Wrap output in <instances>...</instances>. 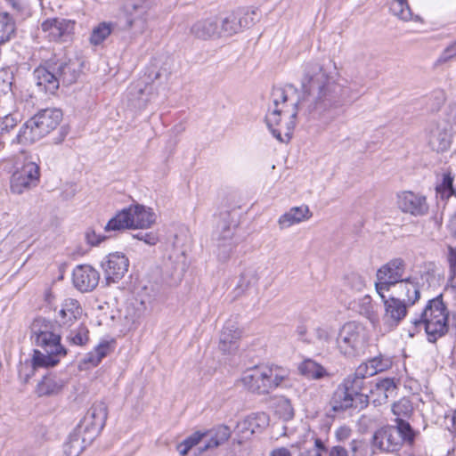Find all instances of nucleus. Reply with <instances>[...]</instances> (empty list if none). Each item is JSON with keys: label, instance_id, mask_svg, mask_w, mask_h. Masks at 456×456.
I'll list each match as a JSON object with an SVG mask.
<instances>
[{"label": "nucleus", "instance_id": "nucleus-1", "mask_svg": "<svg viewBox=\"0 0 456 456\" xmlns=\"http://www.w3.org/2000/svg\"><path fill=\"white\" fill-rule=\"evenodd\" d=\"M338 74L319 62H308L301 79L305 94L300 101L288 104L287 93L273 88L265 122L273 135L280 142H289L296 126L298 106L310 112H325L338 108L352 97L351 91L342 84Z\"/></svg>", "mask_w": 456, "mask_h": 456}, {"label": "nucleus", "instance_id": "nucleus-2", "mask_svg": "<svg viewBox=\"0 0 456 456\" xmlns=\"http://www.w3.org/2000/svg\"><path fill=\"white\" fill-rule=\"evenodd\" d=\"M31 340L40 349H35L31 360L33 369L55 366L67 351L54 333L53 324L45 318H37L30 326Z\"/></svg>", "mask_w": 456, "mask_h": 456}, {"label": "nucleus", "instance_id": "nucleus-3", "mask_svg": "<svg viewBox=\"0 0 456 456\" xmlns=\"http://www.w3.org/2000/svg\"><path fill=\"white\" fill-rule=\"evenodd\" d=\"M82 63L77 59L49 60L33 72L37 86L41 91L53 94L60 86L75 83L81 73Z\"/></svg>", "mask_w": 456, "mask_h": 456}, {"label": "nucleus", "instance_id": "nucleus-4", "mask_svg": "<svg viewBox=\"0 0 456 456\" xmlns=\"http://www.w3.org/2000/svg\"><path fill=\"white\" fill-rule=\"evenodd\" d=\"M289 371L278 366H262L248 370L241 381L251 392L265 395L284 384Z\"/></svg>", "mask_w": 456, "mask_h": 456}, {"label": "nucleus", "instance_id": "nucleus-5", "mask_svg": "<svg viewBox=\"0 0 456 456\" xmlns=\"http://www.w3.org/2000/svg\"><path fill=\"white\" fill-rule=\"evenodd\" d=\"M449 312L440 297L429 300L419 319L412 321L416 328H423L430 342L444 335L448 330Z\"/></svg>", "mask_w": 456, "mask_h": 456}, {"label": "nucleus", "instance_id": "nucleus-6", "mask_svg": "<svg viewBox=\"0 0 456 456\" xmlns=\"http://www.w3.org/2000/svg\"><path fill=\"white\" fill-rule=\"evenodd\" d=\"M62 119L58 109H45L28 119L19 131V142H35L54 130Z\"/></svg>", "mask_w": 456, "mask_h": 456}, {"label": "nucleus", "instance_id": "nucleus-7", "mask_svg": "<svg viewBox=\"0 0 456 456\" xmlns=\"http://www.w3.org/2000/svg\"><path fill=\"white\" fill-rule=\"evenodd\" d=\"M368 340V330L362 323L348 322L340 328L336 344L344 355L355 356L364 351Z\"/></svg>", "mask_w": 456, "mask_h": 456}, {"label": "nucleus", "instance_id": "nucleus-8", "mask_svg": "<svg viewBox=\"0 0 456 456\" xmlns=\"http://www.w3.org/2000/svg\"><path fill=\"white\" fill-rule=\"evenodd\" d=\"M405 269L406 264L402 258H394L379 268L375 288L381 298L385 297L386 291L404 279Z\"/></svg>", "mask_w": 456, "mask_h": 456}, {"label": "nucleus", "instance_id": "nucleus-9", "mask_svg": "<svg viewBox=\"0 0 456 456\" xmlns=\"http://www.w3.org/2000/svg\"><path fill=\"white\" fill-rule=\"evenodd\" d=\"M40 180V167L33 161H26L17 169L11 178V191L14 194H22L36 186Z\"/></svg>", "mask_w": 456, "mask_h": 456}, {"label": "nucleus", "instance_id": "nucleus-10", "mask_svg": "<svg viewBox=\"0 0 456 456\" xmlns=\"http://www.w3.org/2000/svg\"><path fill=\"white\" fill-rule=\"evenodd\" d=\"M151 0H126L123 11L126 17V28L132 29L138 23V32L143 33L147 27L148 12Z\"/></svg>", "mask_w": 456, "mask_h": 456}, {"label": "nucleus", "instance_id": "nucleus-11", "mask_svg": "<svg viewBox=\"0 0 456 456\" xmlns=\"http://www.w3.org/2000/svg\"><path fill=\"white\" fill-rule=\"evenodd\" d=\"M269 425V416L265 412H256L239 421L236 433L240 437L239 444L249 439L254 434L263 432Z\"/></svg>", "mask_w": 456, "mask_h": 456}, {"label": "nucleus", "instance_id": "nucleus-12", "mask_svg": "<svg viewBox=\"0 0 456 456\" xmlns=\"http://www.w3.org/2000/svg\"><path fill=\"white\" fill-rule=\"evenodd\" d=\"M397 206L399 209L413 216H422L428 212V204L425 196L411 191L397 194Z\"/></svg>", "mask_w": 456, "mask_h": 456}, {"label": "nucleus", "instance_id": "nucleus-13", "mask_svg": "<svg viewBox=\"0 0 456 456\" xmlns=\"http://www.w3.org/2000/svg\"><path fill=\"white\" fill-rule=\"evenodd\" d=\"M107 419V406L103 402L94 403L87 411L84 419L81 421L78 428L79 432L91 433L96 436L103 428Z\"/></svg>", "mask_w": 456, "mask_h": 456}, {"label": "nucleus", "instance_id": "nucleus-14", "mask_svg": "<svg viewBox=\"0 0 456 456\" xmlns=\"http://www.w3.org/2000/svg\"><path fill=\"white\" fill-rule=\"evenodd\" d=\"M42 30L46 33V37L51 41H66L74 29V21L61 18H53L45 20L42 25Z\"/></svg>", "mask_w": 456, "mask_h": 456}, {"label": "nucleus", "instance_id": "nucleus-15", "mask_svg": "<svg viewBox=\"0 0 456 456\" xmlns=\"http://www.w3.org/2000/svg\"><path fill=\"white\" fill-rule=\"evenodd\" d=\"M382 300L384 303V314L382 316V321L386 327L392 330L395 328L406 316L407 308L410 305L392 296L388 298L385 297Z\"/></svg>", "mask_w": 456, "mask_h": 456}, {"label": "nucleus", "instance_id": "nucleus-16", "mask_svg": "<svg viewBox=\"0 0 456 456\" xmlns=\"http://www.w3.org/2000/svg\"><path fill=\"white\" fill-rule=\"evenodd\" d=\"M129 266L128 258L122 253H110L106 260L102 263L106 279L116 282L120 280L127 272Z\"/></svg>", "mask_w": 456, "mask_h": 456}, {"label": "nucleus", "instance_id": "nucleus-17", "mask_svg": "<svg viewBox=\"0 0 456 456\" xmlns=\"http://www.w3.org/2000/svg\"><path fill=\"white\" fill-rule=\"evenodd\" d=\"M452 140V126L449 123L436 124L431 127L428 134V144L436 152L449 150Z\"/></svg>", "mask_w": 456, "mask_h": 456}, {"label": "nucleus", "instance_id": "nucleus-18", "mask_svg": "<svg viewBox=\"0 0 456 456\" xmlns=\"http://www.w3.org/2000/svg\"><path fill=\"white\" fill-rule=\"evenodd\" d=\"M99 273L88 265H77L72 274L74 286L82 292L92 291L98 285Z\"/></svg>", "mask_w": 456, "mask_h": 456}, {"label": "nucleus", "instance_id": "nucleus-19", "mask_svg": "<svg viewBox=\"0 0 456 456\" xmlns=\"http://www.w3.org/2000/svg\"><path fill=\"white\" fill-rule=\"evenodd\" d=\"M392 288L395 294L393 297L408 305H414L420 297L419 286L416 277H406Z\"/></svg>", "mask_w": 456, "mask_h": 456}, {"label": "nucleus", "instance_id": "nucleus-20", "mask_svg": "<svg viewBox=\"0 0 456 456\" xmlns=\"http://www.w3.org/2000/svg\"><path fill=\"white\" fill-rule=\"evenodd\" d=\"M83 309L74 298H66L61 305L56 316L58 324L62 328H70L82 316Z\"/></svg>", "mask_w": 456, "mask_h": 456}, {"label": "nucleus", "instance_id": "nucleus-21", "mask_svg": "<svg viewBox=\"0 0 456 456\" xmlns=\"http://www.w3.org/2000/svg\"><path fill=\"white\" fill-rule=\"evenodd\" d=\"M313 216V213L307 205L292 207L282 214L277 223L280 230L288 229L295 224L308 221Z\"/></svg>", "mask_w": 456, "mask_h": 456}, {"label": "nucleus", "instance_id": "nucleus-22", "mask_svg": "<svg viewBox=\"0 0 456 456\" xmlns=\"http://www.w3.org/2000/svg\"><path fill=\"white\" fill-rule=\"evenodd\" d=\"M396 385L392 379H384L374 384L370 389V401L375 405H381L387 402L389 397L396 395Z\"/></svg>", "mask_w": 456, "mask_h": 456}, {"label": "nucleus", "instance_id": "nucleus-23", "mask_svg": "<svg viewBox=\"0 0 456 456\" xmlns=\"http://www.w3.org/2000/svg\"><path fill=\"white\" fill-rule=\"evenodd\" d=\"M263 272L264 270L261 267L248 266L245 268L240 273L235 288L236 296H240L251 289L256 291Z\"/></svg>", "mask_w": 456, "mask_h": 456}, {"label": "nucleus", "instance_id": "nucleus-24", "mask_svg": "<svg viewBox=\"0 0 456 456\" xmlns=\"http://www.w3.org/2000/svg\"><path fill=\"white\" fill-rule=\"evenodd\" d=\"M131 228H148L155 222V214L141 205L126 208Z\"/></svg>", "mask_w": 456, "mask_h": 456}, {"label": "nucleus", "instance_id": "nucleus-25", "mask_svg": "<svg viewBox=\"0 0 456 456\" xmlns=\"http://www.w3.org/2000/svg\"><path fill=\"white\" fill-rule=\"evenodd\" d=\"M190 31L192 36L200 40H210L221 37L218 22L215 18L196 21Z\"/></svg>", "mask_w": 456, "mask_h": 456}, {"label": "nucleus", "instance_id": "nucleus-26", "mask_svg": "<svg viewBox=\"0 0 456 456\" xmlns=\"http://www.w3.org/2000/svg\"><path fill=\"white\" fill-rule=\"evenodd\" d=\"M241 338V330L233 322H227L224 327L219 340V348L224 353H232L236 351L238 341Z\"/></svg>", "mask_w": 456, "mask_h": 456}, {"label": "nucleus", "instance_id": "nucleus-27", "mask_svg": "<svg viewBox=\"0 0 456 456\" xmlns=\"http://www.w3.org/2000/svg\"><path fill=\"white\" fill-rule=\"evenodd\" d=\"M401 443L396 429L392 427L378 430L373 436L374 445L383 451H395Z\"/></svg>", "mask_w": 456, "mask_h": 456}, {"label": "nucleus", "instance_id": "nucleus-28", "mask_svg": "<svg viewBox=\"0 0 456 456\" xmlns=\"http://www.w3.org/2000/svg\"><path fill=\"white\" fill-rule=\"evenodd\" d=\"M201 434H203V438L208 437V439L207 444L200 448V452H203L224 444L230 438L232 432L229 427L220 425L206 432H201Z\"/></svg>", "mask_w": 456, "mask_h": 456}, {"label": "nucleus", "instance_id": "nucleus-29", "mask_svg": "<svg viewBox=\"0 0 456 456\" xmlns=\"http://www.w3.org/2000/svg\"><path fill=\"white\" fill-rule=\"evenodd\" d=\"M250 23L248 21V17H240L236 12H231L225 16L222 20L221 36H231L237 33L241 28L249 26Z\"/></svg>", "mask_w": 456, "mask_h": 456}, {"label": "nucleus", "instance_id": "nucleus-30", "mask_svg": "<svg viewBox=\"0 0 456 456\" xmlns=\"http://www.w3.org/2000/svg\"><path fill=\"white\" fill-rule=\"evenodd\" d=\"M354 395L339 386L333 394L330 404L334 411H343L354 407Z\"/></svg>", "mask_w": 456, "mask_h": 456}, {"label": "nucleus", "instance_id": "nucleus-31", "mask_svg": "<svg viewBox=\"0 0 456 456\" xmlns=\"http://www.w3.org/2000/svg\"><path fill=\"white\" fill-rule=\"evenodd\" d=\"M300 374L312 379H320L328 376L325 368L312 359H305L298 365Z\"/></svg>", "mask_w": 456, "mask_h": 456}, {"label": "nucleus", "instance_id": "nucleus-32", "mask_svg": "<svg viewBox=\"0 0 456 456\" xmlns=\"http://www.w3.org/2000/svg\"><path fill=\"white\" fill-rule=\"evenodd\" d=\"M235 224H232L229 221V216L225 215L217 224L213 233V240H229L234 239Z\"/></svg>", "mask_w": 456, "mask_h": 456}, {"label": "nucleus", "instance_id": "nucleus-33", "mask_svg": "<svg viewBox=\"0 0 456 456\" xmlns=\"http://www.w3.org/2000/svg\"><path fill=\"white\" fill-rule=\"evenodd\" d=\"M111 351L110 344L107 341L100 343L92 352L88 353L84 359V363L97 366L102 358L106 357Z\"/></svg>", "mask_w": 456, "mask_h": 456}, {"label": "nucleus", "instance_id": "nucleus-34", "mask_svg": "<svg viewBox=\"0 0 456 456\" xmlns=\"http://www.w3.org/2000/svg\"><path fill=\"white\" fill-rule=\"evenodd\" d=\"M15 33V23L6 13H0V45L9 41Z\"/></svg>", "mask_w": 456, "mask_h": 456}, {"label": "nucleus", "instance_id": "nucleus-35", "mask_svg": "<svg viewBox=\"0 0 456 456\" xmlns=\"http://www.w3.org/2000/svg\"><path fill=\"white\" fill-rule=\"evenodd\" d=\"M214 241L216 247V256L221 262H226L231 257L233 249L236 248L238 244L234 239L229 240H220Z\"/></svg>", "mask_w": 456, "mask_h": 456}, {"label": "nucleus", "instance_id": "nucleus-36", "mask_svg": "<svg viewBox=\"0 0 456 456\" xmlns=\"http://www.w3.org/2000/svg\"><path fill=\"white\" fill-rule=\"evenodd\" d=\"M129 228H131L129 217L126 214V210L123 209L108 222V224L104 227V230L106 232H110L121 231Z\"/></svg>", "mask_w": 456, "mask_h": 456}, {"label": "nucleus", "instance_id": "nucleus-37", "mask_svg": "<svg viewBox=\"0 0 456 456\" xmlns=\"http://www.w3.org/2000/svg\"><path fill=\"white\" fill-rule=\"evenodd\" d=\"M66 340L74 346H84L89 340V330L85 325L81 324L77 329L69 331L66 336Z\"/></svg>", "mask_w": 456, "mask_h": 456}, {"label": "nucleus", "instance_id": "nucleus-38", "mask_svg": "<svg viewBox=\"0 0 456 456\" xmlns=\"http://www.w3.org/2000/svg\"><path fill=\"white\" fill-rule=\"evenodd\" d=\"M112 24L107 22H102L95 28H94L90 36V43L94 45L102 44L111 33Z\"/></svg>", "mask_w": 456, "mask_h": 456}, {"label": "nucleus", "instance_id": "nucleus-39", "mask_svg": "<svg viewBox=\"0 0 456 456\" xmlns=\"http://www.w3.org/2000/svg\"><path fill=\"white\" fill-rule=\"evenodd\" d=\"M390 11L402 20L408 21L411 19V12L407 0H394Z\"/></svg>", "mask_w": 456, "mask_h": 456}, {"label": "nucleus", "instance_id": "nucleus-40", "mask_svg": "<svg viewBox=\"0 0 456 456\" xmlns=\"http://www.w3.org/2000/svg\"><path fill=\"white\" fill-rule=\"evenodd\" d=\"M62 385L59 384L53 378L45 377L37 385V393L39 395H50L59 392Z\"/></svg>", "mask_w": 456, "mask_h": 456}, {"label": "nucleus", "instance_id": "nucleus-41", "mask_svg": "<svg viewBox=\"0 0 456 456\" xmlns=\"http://www.w3.org/2000/svg\"><path fill=\"white\" fill-rule=\"evenodd\" d=\"M203 439V434L200 431H196L183 442L177 444V451L180 455L186 456L189 451L197 445Z\"/></svg>", "mask_w": 456, "mask_h": 456}, {"label": "nucleus", "instance_id": "nucleus-42", "mask_svg": "<svg viewBox=\"0 0 456 456\" xmlns=\"http://www.w3.org/2000/svg\"><path fill=\"white\" fill-rule=\"evenodd\" d=\"M396 426L393 427L396 429V435L400 437L402 442L407 441L411 443L414 437V432L411 425L403 419H395Z\"/></svg>", "mask_w": 456, "mask_h": 456}, {"label": "nucleus", "instance_id": "nucleus-43", "mask_svg": "<svg viewBox=\"0 0 456 456\" xmlns=\"http://www.w3.org/2000/svg\"><path fill=\"white\" fill-rule=\"evenodd\" d=\"M412 405L411 402L406 399L403 398L393 404L392 411L396 416V419H403L407 418L411 415L412 412Z\"/></svg>", "mask_w": 456, "mask_h": 456}, {"label": "nucleus", "instance_id": "nucleus-44", "mask_svg": "<svg viewBox=\"0 0 456 456\" xmlns=\"http://www.w3.org/2000/svg\"><path fill=\"white\" fill-rule=\"evenodd\" d=\"M363 384L364 381L353 373L348 375L340 386L351 394L357 395L362 390Z\"/></svg>", "mask_w": 456, "mask_h": 456}, {"label": "nucleus", "instance_id": "nucleus-45", "mask_svg": "<svg viewBox=\"0 0 456 456\" xmlns=\"http://www.w3.org/2000/svg\"><path fill=\"white\" fill-rule=\"evenodd\" d=\"M276 411L285 420L290 419L294 416V408L291 402L285 397L279 399L276 406Z\"/></svg>", "mask_w": 456, "mask_h": 456}, {"label": "nucleus", "instance_id": "nucleus-46", "mask_svg": "<svg viewBox=\"0 0 456 456\" xmlns=\"http://www.w3.org/2000/svg\"><path fill=\"white\" fill-rule=\"evenodd\" d=\"M346 282L352 289L360 291L365 287V281L357 273H349L345 276Z\"/></svg>", "mask_w": 456, "mask_h": 456}, {"label": "nucleus", "instance_id": "nucleus-47", "mask_svg": "<svg viewBox=\"0 0 456 456\" xmlns=\"http://www.w3.org/2000/svg\"><path fill=\"white\" fill-rule=\"evenodd\" d=\"M452 183V177L450 175H445L442 183L436 187L437 192L441 193L443 198H449L453 195L455 191L453 189Z\"/></svg>", "mask_w": 456, "mask_h": 456}, {"label": "nucleus", "instance_id": "nucleus-48", "mask_svg": "<svg viewBox=\"0 0 456 456\" xmlns=\"http://www.w3.org/2000/svg\"><path fill=\"white\" fill-rule=\"evenodd\" d=\"M83 447L80 444L79 437H70L69 441L65 444V453L68 456H77L82 452Z\"/></svg>", "mask_w": 456, "mask_h": 456}, {"label": "nucleus", "instance_id": "nucleus-49", "mask_svg": "<svg viewBox=\"0 0 456 456\" xmlns=\"http://www.w3.org/2000/svg\"><path fill=\"white\" fill-rule=\"evenodd\" d=\"M369 367L372 368V375H376L379 372L384 371L389 366V361L384 360L381 357H374L366 362Z\"/></svg>", "mask_w": 456, "mask_h": 456}, {"label": "nucleus", "instance_id": "nucleus-50", "mask_svg": "<svg viewBox=\"0 0 456 456\" xmlns=\"http://www.w3.org/2000/svg\"><path fill=\"white\" fill-rule=\"evenodd\" d=\"M315 337L319 343L322 346H325L332 341L333 334L330 329L319 327L315 330Z\"/></svg>", "mask_w": 456, "mask_h": 456}, {"label": "nucleus", "instance_id": "nucleus-51", "mask_svg": "<svg viewBox=\"0 0 456 456\" xmlns=\"http://www.w3.org/2000/svg\"><path fill=\"white\" fill-rule=\"evenodd\" d=\"M16 126V120L12 115H6L0 118V136L4 137Z\"/></svg>", "mask_w": 456, "mask_h": 456}, {"label": "nucleus", "instance_id": "nucleus-52", "mask_svg": "<svg viewBox=\"0 0 456 456\" xmlns=\"http://www.w3.org/2000/svg\"><path fill=\"white\" fill-rule=\"evenodd\" d=\"M371 299L369 296H365L362 298V305H361V313L365 315L368 319L373 321L375 315L373 307L370 303Z\"/></svg>", "mask_w": 456, "mask_h": 456}, {"label": "nucleus", "instance_id": "nucleus-53", "mask_svg": "<svg viewBox=\"0 0 456 456\" xmlns=\"http://www.w3.org/2000/svg\"><path fill=\"white\" fill-rule=\"evenodd\" d=\"M299 444H293L290 447L280 446L272 449L269 452V456H292L291 449L298 447Z\"/></svg>", "mask_w": 456, "mask_h": 456}, {"label": "nucleus", "instance_id": "nucleus-54", "mask_svg": "<svg viewBox=\"0 0 456 456\" xmlns=\"http://www.w3.org/2000/svg\"><path fill=\"white\" fill-rule=\"evenodd\" d=\"M354 374L364 381L365 378L373 376L372 368L369 367L367 362H362L356 368Z\"/></svg>", "mask_w": 456, "mask_h": 456}, {"label": "nucleus", "instance_id": "nucleus-55", "mask_svg": "<svg viewBox=\"0 0 456 456\" xmlns=\"http://www.w3.org/2000/svg\"><path fill=\"white\" fill-rule=\"evenodd\" d=\"M86 240L92 246H97L105 240L104 236L97 235L94 230H87L86 232Z\"/></svg>", "mask_w": 456, "mask_h": 456}, {"label": "nucleus", "instance_id": "nucleus-56", "mask_svg": "<svg viewBox=\"0 0 456 456\" xmlns=\"http://www.w3.org/2000/svg\"><path fill=\"white\" fill-rule=\"evenodd\" d=\"M352 430L347 426H341L335 431V437L338 442H343L348 439L351 436Z\"/></svg>", "mask_w": 456, "mask_h": 456}, {"label": "nucleus", "instance_id": "nucleus-57", "mask_svg": "<svg viewBox=\"0 0 456 456\" xmlns=\"http://www.w3.org/2000/svg\"><path fill=\"white\" fill-rule=\"evenodd\" d=\"M354 397L355 398V402H354V407H355V408L360 407L361 409H362V408L366 407L368 405L369 402L370 401V394L366 395V394L362 393V391L357 393V395H354Z\"/></svg>", "mask_w": 456, "mask_h": 456}, {"label": "nucleus", "instance_id": "nucleus-58", "mask_svg": "<svg viewBox=\"0 0 456 456\" xmlns=\"http://www.w3.org/2000/svg\"><path fill=\"white\" fill-rule=\"evenodd\" d=\"M134 237L138 240H143L146 244L149 245H155L159 240L158 237L152 232H141L134 235Z\"/></svg>", "mask_w": 456, "mask_h": 456}, {"label": "nucleus", "instance_id": "nucleus-59", "mask_svg": "<svg viewBox=\"0 0 456 456\" xmlns=\"http://www.w3.org/2000/svg\"><path fill=\"white\" fill-rule=\"evenodd\" d=\"M454 57H456V41L448 45L442 54V59L444 61H446Z\"/></svg>", "mask_w": 456, "mask_h": 456}, {"label": "nucleus", "instance_id": "nucleus-60", "mask_svg": "<svg viewBox=\"0 0 456 456\" xmlns=\"http://www.w3.org/2000/svg\"><path fill=\"white\" fill-rule=\"evenodd\" d=\"M328 456H349L348 451L341 445H334L330 447Z\"/></svg>", "mask_w": 456, "mask_h": 456}, {"label": "nucleus", "instance_id": "nucleus-61", "mask_svg": "<svg viewBox=\"0 0 456 456\" xmlns=\"http://www.w3.org/2000/svg\"><path fill=\"white\" fill-rule=\"evenodd\" d=\"M448 262L450 273L456 272V248H449Z\"/></svg>", "mask_w": 456, "mask_h": 456}, {"label": "nucleus", "instance_id": "nucleus-62", "mask_svg": "<svg viewBox=\"0 0 456 456\" xmlns=\"http://www.w3.org/2000/svg\"><path fill=\"white\" fill-rule=\"evenodd\" d=\"M314 447L316 452H319L322 454V452H325L328 453L330 447H327L325 443L319 437L314 438Z\"/></svg>", "mask_w": 456, "mask_h": 456}, {"label": "nucleus", "instance_id": "nucleus-63", "mask_svg": "<svg viewBox=\"0 0 456 456\" xmlns=\"http://www.w3.org/2000/svg\"><path fill=\"white\" fill-rule=\"evenodd\" d=\"M449 282L451 287L456 290V272L450 273Z\"/></svg>", "mask_w": 456, "mask_h": 456}, {"label": "nucleus", "instance_id": "nucleus-64", "mask_svg": "<svg viewBox=\"0 0 456 456\" xmlns=\"http://www.w3.org/2000/svg\"><path fill=\"white\" fill-rule=\"evenodd\" d=\"M450 230H451L452 235L456 238V214L451 220Z\"/></svg>", "mask_w": 456, "mask_h": 456}]
</instances>
